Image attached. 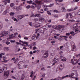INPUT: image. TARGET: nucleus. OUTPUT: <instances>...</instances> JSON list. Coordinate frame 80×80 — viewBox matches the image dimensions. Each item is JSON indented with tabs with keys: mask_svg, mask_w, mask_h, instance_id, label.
<instances>
[{
	"mask_svg": "<svg viewBox=\"0 0 80 80\" xmlns=\"http://www.w3.org/2000/svg\"><path fill=\"white\" fill-rule=\"evenodd\" d=\"M10 42L8 41H7L6 42V45H9V44H10Z\"/></svg>",
	"mask_w": 80,
	"mask_h": 80,
	"instance_id": "58836bf2",
	"label": "nucleus"
},
{
	"mask_svg": "<svg viewBox=\"0 0 80 80\" xmlns=\"http://www.w3.org/2000/svg\"><path fill=\"white\" fill-rule=\"evenodd\" d=\"M78 15H80V10H79L78 12Z\"/></svg>",
	"mask_w": 80,
	"mask_h": 80,
	"instance_id": "5fc2aeb1",
	"label": "nucleus"
},
{
	"mask_svg": "<svg viewBox=\"0 0 80 80\" xmlns=\"http://www.w3.org/2000/svg\"><path fill=\"white\" fill-rule=\"evenodd\" d=\"M54 5V3L51 4L49 5V7H52V6H53Z\"/></svg>",
	"mask_w": 80,
	"mask_h": 80,
	"instance_id": "a18cd8bd",
	"label": "nucleus"
},
{
	"mask_svg": "<svg viewBox=\"0 0 80 80\" xmlns=\"http://www.w3.org/2000/svg\"><path fill=\"white\" fill-rule=\"evenodd\" d=\"M9 14L11 16H14L15 15V13L13 12H10Z\"/></svg>",
	"mask_w": 80,
	"mask_h": 80,
	"instance_id": "393cba45",
	"label": "nucleus"
},
{
	"mask_svg": "<svg viewBox=\"0 0 80 80\" xmlns=\"http://www.w3.org/2000/svg\"><path fill=\"white\" fill-rule=\"evenodd\" d=\"M10 10L9 9H6L3 13V15H6L7 13H9Z\"/></svg>",
	"mask_w": 80,
	"mask_h": 80,
	"instance_id": "9d476101",
	"label": "nucleus"
},
{
	"mask_svg": "<svg viewBox=\"0 0 80 80\" xmlns=\"http://www.w3.org/2000/svg\"><path fill=\"white\" fill-rule=\"evenodd\" d=\"M35 30V31H36V32H35L36 33H38V32H39L40 30H39L38 29H37Z\"/></svg>",
	"mask_w": 80,
	"mask_h": 80,
	"instance_id": "2f4dec72",
	"label": "nucleus"
},
{
	"mask_svg": "<svg viewBox=\"0 0 80 80\" xmlns=\"http://www.w3.org/2000/svg\"><path fill=\"white\" fill-rule=\"evenodd\" d=\"M63 46H61L59 48H60V49H62V48H63Z\"/></svg>",
	"mask_w": 80,
	"mask_h": 80,
	"instance_id": "338daca9",
	"label": "nucleus"
},
{
	"mask_svg": "<svg viewBox=\"0 0 80 80\" xmlns=\"http://www.w3.org/2000/svg\"><path fill=\"white\" fill-rule=\"evenodd\" d=\"M60 58L62 60V62H66V58L63 56H61Z\"/></svg>",
	"mask_w": 80,
	"mask_h": 80,
	"instance_id": "9b49d317",
	"label": "nucleus"
},
{
	"mask_svg": "<svg viewBox=\"0 0 80 80\" xmlns=\"http://www.w3.org/2000/svg\"><path fill=\"white\" fill-rule=\"evenodd\" d=\"M71 74L69 75L68 77L70 78H76V77H78V73L76 70L74 71H72L71 72Z\"/></svg>",
	"mask_w": 80,
	"mask_h": 80,
	"instance_id": "f257e3e1",
	"label": "nucleus"
},
{
	"mask_svg": "<svg viewBox=\"0 0 80 80\" xmlns=\"http://www.w3.org/2000/svg\"><path fill=\"white\" fill-rule=\"evenodd\" d=\"M39 20L40 22H43L45 20V19L42 18H39Z\"/></svg>",
	"mask_w": 80,
	"mask_h": 80,
	"instance_id": "dca6fc26",
	"label": "nucleus"
},
{
	"mask_svg": "<svg viewBox=\"0 0 80 80\" xmlns=\"http://www.w3.org/2000/svg\"><path fill=\"white\" fill-rule=\"evenodd\" d=\"M27 2L28 3H29V4H30L31 3H32V2H33V1H28Z\"/></svg>",
	"mask_w": 80,
	"mask_h": 80,
	"instance_id": "cd10ccee",
	"label": "nucleus"
},
{
	"mask_svg": "<svg viewBox=\"0 0 80 80\" xmlns=\"http://www.w3.org/2000/svg\"><path fill=\"white\" fill-rule=\"evenodd\" d=\"M36 45V42H32L31 44V45L32 47H33V46H35Z\"/></svg>",
	"mask_w": 80,
	"mask_h": 80,
	"instance_id": "b1692460",
	"label": "nucleus"
},
{
	"mask_svg": "<svg viewBox=\"0 0 80 80\" xmlns=\"http://www.w3.org/2000/svg\"><path fill=\"white\" fill-rule=\"evenodd\" d=\"M13 35H10L9 36V37L7 39V40L8 41H9V40H10V39H11V38H13Z\"/></svg>",
	"mask_w": 80,
	"mask_h": 80,
	"instance_id": "6ab92c4d",
	"label": "nucleus"
},
{
	"mask_svg": "<svg viewBox=\"0 0 80 80\" xmlns=\"http://www.w3.org/2000/svg\"><path fill=\"white\" fill-rule=\"evenodd\" d=\"M8 48H9L8 47H5L4 48V50L6 51H8V50H9V49Z\"/></svg>",
	"mask_w": 80,
	"mask_h": 80,
	"instance_id": "412c9836",
	"label": "nucleus"
},
{
	"mask_svg": "<svg viewBox=\"0 0 80 80\" xmlns=\"http://www.w3.org/2000/svg\"><path fill=\"white\" fill-rule=\"evenodd\" d=\"M36 26L38 27H40V24L38 23H36Z\"/></svg>",
	"mask_w": 80,
	"mask_h": 80,
	"instance_id": "473e14b6",
	"label": "nucleus"
},
{
	"mask_svg": "<svg viewBox=\"0 0 80 80\" xmlns=\"http://www.w3.org/2000/svg\"><path fill=\"white\" fill-rule=\"evenodd\" d=\"M72 51H76V48L75 46H73V47H72Z\"/></svg>",
	"mask_w": 80,
	"mask_h": 80,
	"instance_id": "4be33fe9",
	"label": "nucleus"
},
{
	"mask_svg": "<svg viewBox=\"0 0 80 80\" xmlns=\"http://www.w3.org/2000/svg\"><path fill=\"white\" fill-rule=\"evenodd\" d=\"M38 13H43V12H40L38 11Z\"/></svg>",
	"mask_w": 80,
	"mask_h": 80,
	"instance_id": "e2e57ef3",
	"label": "nucleus"
},
{
	"mask_svg": "<svg viewBox=\"0 0 80 80\" xmlns=\"http://www.w3.org/2000/svg\"><path fill=\"white\" fill-rule=\"evenodd\" d=\"M31 8H32L33 9H35V7L33 6H31Z\"/></svg>",
	"mask_w": 80,
	"mask_h": 80,
	"instance_id": "79ce46f5",
	"label": "nucleus"
},
{
	"mask_svg": "<svg viewBox=\"0 0 80 80\" xmlns=\"http://www.w3.org/2000/svg\"><path fill=\"white\" fill-rule=\"evenodd\" d=\"M31 75H30V77H32L33 75V71H32L30 73Z\"/></svg>",
	"mask_w": 80,
	"mask_h": 80,
	"instance_id": "c756f323",
	"label": "nucleus"
},
{
	"mask_svg": "<svg viewBox=\"0 0 80 80\" xmlns=\"http://www.w3.org/2000/svg\"><path fill=\"white\" fill-rule=\"evenodd\" d=\"M68 21H69V22H73V20H69Z\"/></svg>",
	"mask_w": 80,
	"mask_h": 80,
	"instance_id": "69168bd1",
	"label": "nucleus"
},
{
	"mask_svg": "<svg viewBox=\"0 0 80 80\" xmlns=\"http://www.w3.org/2000/svg\"><path fill=\"white\" fill-rule=\"evenodd\" d=\"M12 20H14V21H16L17 22V19L16 18H15L14 17H12Z\"/></svg>",
	"mask_w": 80,
	"mask_h": 80,
	"instance_id": "a878e982",
	"label": "nucleus"
},
{
	"mask_svg": "<svg viewBox=\"0 0 80 80\" xmlns=\"http://www.w3.org/2000/svg\"><path fill=\"white\" fill-rule=\"evenodd\" d=\"M38 3L39 4V5H41L42 4V1H38Z\"/></svg>",
	"mask_w": 80,
	"mask_h": 80,
	"instance_id": "4c0bfd02",
	"label": "nucleus"
},
{
	"mask_svg": "<svg viewBox=\"0 0 80 80\" xmlns=\"http://www.w3.org/2000/svg\"><path fill=\"white\" fill-rule=\"evenodd\" d=\"M55 41H52L51 42L52 43H55Z\"/></svg>",
	"mask_w": 80,
	"mask_h": 80,
	"instance_id": "774afa93",
	"label": "nucleus"
},
{
	"mask_svg": "<svg viewBox=\"0 0 80 80\" xmlns=\"http://www.w3.org/2000/svg\"><path fill=\"white\" fill-rule=\"evenodd\" d=\"M63 37H64V38H68V36H64Z\"/></svg>",
	"mask_w": 80,
	"mask_h": 80,
	"instance_id": "4d7b16f0",
	"label": "nucleus"
},
{
	"mask_svg": "<svg viewBox=\"0 0 80 80\" xmlns=\"http://www.w3.org/2000/svg\"><path fill=\"white\" fill-rule=\"evenodd\" d=\"M49 55L48 53V52H46L43 54V56H42V58H47L48 57Z\"/></svg>",
	"mask_w": 80,
	"mask_h": 80,
	"instance_id": "20e7f679",
	"label": "nucleus"
},
{
	"mask_svg": "<svg viewBox=\"0 0 80 80\" xmlns=\"http://www.w3.org/2000/svg\"><path fill=\"white\" fill-rule=\"evenodd\" d=\"M14 8V9H15L16 10V11H18L19 10H20V8L18 7H17V6H15V7Z\"/></svg>",
	"mask_w": 80,
	"mask_h": 80,
	"instance_id": "4468645a",
	"label": "nucleus"
},
{
	"mask_svg": "<svg viewBox=\"0 0 80 80\" xmlns=\"http://www.w3.org/2000/svg\"><path fill=\"white\" fill-rule=\"evenodd\" d=\"M24 44H25V45H28V43L27 42H25L24 43Z\"/></svg>",
	"mask_w": 80,
	"mask_h": 80,
	"instance_id": "13d9d810",
	"label": "nucleus"
},
{
	"mask_svg": "<svg viewBox=\"0 0 80 80\" xmlns=\"http://www.w3.org/2000/svg\"><path fill=\"white\" fill-rule=\"evenodd\" d=\"M8 34V32H7L6 31H4L3 32H2V37H4L5 36H6V35H7Z\"/></svg>",
	"mask_w": 80,
	"mask_h": 80,
	"instance_id": "6e6552de",
	"label": "nucleus"
},
{
	"mask_svg": "<svg viewBox=\"0 0 80 80\" xmlns=\"http://www.w3.org/2000/svg\"><path fill=\"white\" fill-rule=\"evenodd\" d=\"M54 38H55V39H58V38L57 37V36H54Z\"/></svg>",
	"mask_w": 80,
	"mask_h": 80,
	"instance_id": "603ef678",
	"label": "nucleus"
},
{
	"mask_svg": "<svg viewBox=\"0 0 80 80\" xmlns=\"http://www.w3.org/2000/svg\"><path fill=\"white\" fill-rule=\"evenodd\" d=\"M2 2L3 3L4 5H6L7 4L8 2L7 0H3Z\"/></svg>",
	"mask_w": 80,
	"mask_h": 80,
	"instance_id": "2eb2a0df",
	"label": "nucleus"
},
{
	"mask_svg": "<svg viewBox=\"0 0 80 80\" xmlns=\"http://www.w3.org/2000/svg\"><path fill=\"white\" fill-rule=\"evenodd\" d=\"M56 58V56L55 57V58L54 59L52 60V62H54V63H53L52 64V66H53V65H55V64L56 63H58V62H59L58 60Z\"/></svg>",
	"mask_w": 80,
	"mask_h": 80,
	"instance_id": "39448f33",
	"label": "nucleus"
},
{
	"mask_svg": "<svg viewBox=\"0 0 80 80\" xmlns=\"http://www.w3.org/2000/svg\"><path fill=\"white\" fill-rule=\"evenodd\" d=\"M24 40H28V38L27 37H25L24 38Z\"/></svg>",
	"mask_w": 80,
	"mask_h": 80,
	"instance_id": "864d4df0",
	"label": "nucleus"
},
{
	"mask_svg": "<svg viewBox=\"0 0 80 80\" xmlns=\"http://www.w3.org/2000/svg\"><path fill=\"white\" fill-rule=\"evenodd\" d=\"M69 16V13H67L66 15V18H68V17Z\"/></svg>",
	"mask_w": 80,
	"mask_h": 80,
	"instance_id": "f704fd0d",
	"label": "nucleus"
},
{
	"mask_svg": "<svg viewBox=\"0 0 80 80\" xmlns=\"http://www.w3.org/2000/svg\"><path fill=\"white\" fill-rule=\"evenodd\" d=\"M47 13L49 15H51V13L50 12V11H47Z\"/></svg>",
	"mask_w": 80,
	"mask_h": 80,
	"instance_id": "e433bc0d",
	"label": "nucleus"
},
{
	"mask_svg": "<svg viewBox=\"0 0 80 80\" xmlns=\"http://www.w3.org/2000/svg\"><path fill=\"white\" fill-rule=\"evenodd\" d=\"M54 17L55 18H58V15H55L54 16Z\"/></svg>",
	"mask_w": 80,
	"mask_h": 80,
	"instance_id": "0e129e2a",
	"label": "nucleus"
},
{
	"mask_svg": "<svg viewBox=\"0 0 80 80\" xmlns=\"http://www.w3.org/2000/svg\"><path fill=\"white\" fill-rule=\"evenodd\" d=\"M19 60V59L18 58H17L14 62V63H18V61Z\"/></svg>",
	"mask_w": 80,
	"mask_h": 80,
	"instance_id": "5701e85b",
	"label": "nucleus"
},
{
	"mask_svg": "<svg viewBox=\"0 0 80 80\" xmlns=\"http://www.w3.org/2000/svg\"><path fill=\"white\" fill-rule=\"evenodd\" d=\"M74 33H75L73 31H71L70 32V34H71L72 36H74V35H75V34Z\"/></svg>",
	"mask_w": 80,
	"mask_h": 80,
	"instance_id": "aec40b11",
	"label": "nucleus"
},
{
	"mask_svg": "<svg viewBox=\"0 0 80 80\" xmlns=\"http://www.w3.org/2000/svg\"><path fill=\"white\" fill-rule=\"evenodd\" d=\"M48 10V8H45L44 9V11H47V10Z\"/></svg>",
	"mask_w": 80,
	"mask_h": 80,
	"instance_id": "de8ad7c7",
	"label": "nucleus"
},
{
	"mask_svg": "<svg viewBox=\"0 0 80 80\" xmlns=\"http://www.w3.org/2000/svg\"><path fill=\"white\" fill-rule=\"evenodd\" d=\"M63 38H62V36H60V37H59L58 38V40H60V41H61V40H62Z\"/></svg>",
	"mask_w": 80,
	"mask_h": 80,
	"instance_id": "bb28decb",
	"label": "nucleus"
},
{
	"mask_svg": "<svg viewBox=\"0 0 80 80\" xmlns=\"http://www.w3.org/2000/svg\"><path fill=\"white\" fill-rule=\"evenodd\" d=\"M3 72V70L2 69H0V73H2Z\"/></svg>",
	"mask_w": 80,
	"mask_h": 80,
	"instance_id": "8fccbe9b",
	"label": "nucleus"
},
{
	"mask_svg": "<svg viewBox=\"0 0 80 80\" xmlns=\"http://www.w3.org/2000/svg\"><path fill=\"white\" fill-rule=\"evenodd\" d=\"M4 75V78L6 79V78H7L8 77V75H9V72L8 71L5 72Z\"/></svg>",
	"mask_w": 80,
	"mask_h": 80,
	"instance_id": "0eeeda50",
	"label": "nucleus"
},
{
	"mask_svg": "<svg viewBox=\"0 0 80 80\" xmlns=\"http://www.w3.org/2000/svg\"><path fill=\"white\" fill-rule=\"evenodd\" d=\"M52 12H55L56 13H58V11L57 10H53Z\"/></svg>",
	"mask_w": 80,
	"mask_h": 80,
	"instance_id": "c9c22d12",
	"label": "nucleus"
},
{
	"mask_svg": "<svg viewBox=\"0 0 80 80\" xmlns=\"http://www.w3.org/2000/svg\"><path fill=\"white\" fill-rule=\"evenodd\" d=\"M63 65V64H62V65H60L59 67H58L56 71L57 73H60V72H61L62 70Z\"/></svg>",
	"mask_w": 80,
	"mask_h": 80,
	"instance_id": "7ed1b4c3",
	"label": "nucleus"
},
{
	"mask_svg": "<svg viewBox=\"0 0 80 80\" xmlns=\"http://www.w3.org/2000/svg\"><path fill=\"white\" fill-rule=\"evenodd\" d=\"M40 8H41V7L38 6L37 8V9H38V10H39Z\"/></svg>",
	"mask_w": 80,
	"mask_h": 80,
	"instance_id": "6e6d98bb",
	"label": "nucleus"
},
{
	"mask_svg": "<svg viewBox=\"0 0 80 80\" xmlns=\"http://www.w3.org/2000/svg\"><path fill=\"white\" fill-rule=\"evenodd\" d=\"M80 60L79 59H78L76 62L75 63V62L73 61V59H72L71 60V63H72L73 65H75L76 64L78 63V61Z\"/></svg>",
	"mask_w": 80,
	"mask_h": 80,
	"instance_id": "423d86ee",
	"label": "nucleus"
},
{
	"mask_svg": "<svg viewBox=\"0 0 80 80\" xmlns=\"http://www.w3.org/2000/svg\"><path fill=\"white\" fill-rule=\"evenodd\" d=\"M62 8V10H63V12H65L64 10L65 9V7H63Z\"/></svg>",
	"mask_w": 80,
	"mask_h": 80,
	"instance_id": "bf43d9fd",
	"label": "nucleus"
},
{
	"mask_svg": "<svg viewBox=\"0 0 80 80\" xmlns=\"http://www.w3.org/2000/svg\"><path fill=\"white\" fill-rule=\"evenodd\" d=\"M36 16L38 17H40V14H36Z\"/></svg>",
	"mask_w": 80,
	"mask_h": 80,
	"instance_id": "72a5a7b5",
	"label": "nucleus"
},
{
	"mask_svg": "<svg viewBox=\"0 0 80 80\" xmlns=\"http://www.w3.org/2000/svg\"><path fill=\"white\" fill-rule=\"evenodd\" d=\"M33 20H34V21H35L36 22H37V21H38V18H35Z\"/></svg>",
	"mask_w": 80,
	"mask_h": 80,
	"instance_id": "37998d69",
	"label": "nucleus"
},
{
	"mask_svg": "<svg viewBox=\"0 0 80 80\" xmlns=\"http://www.w3.org/2000/svg\"><path fill=\"white\" fill-rule=\"evenodd\" d=\"M23 17H24V15H18L17 17V18L18 20H20L21 19L23 18Z\"/></svg>",
	"mask_w": 80,
	"mask_h": 80,
	"instance_id": "1a4fd4ad",
	"label": "nucleus"
},
{
	"mask_svg": "<svg viewBox=\"0 0 80 80\" xmlns=\"http://www.w3.org/2000/svg\"><path fill=\"white\" fill-rule=\"evenodd\" d=\"M68 77V75H67L65 76H63V77L61 79H62V80H63V79H64V78H66V77Z\"/></svg>",
	"mask_w": 80,
	"mask_h": 80,
	"instance_id": "c85d7f7f",
	"label": "nucleus"
},
{
	"mask_svg": "<svg viewBox=\"0 0 80 80\" xmlns=\"http://www.w3.org/2000/svg\"><path fill=\"white\" fill-rule=\"evenodd\" d=\"M48 21L49 23H50L51 22H52V20L51 19H50L49 20H48Z\"/></svg>",
	"mask_w": 80,
	"mask_h": 80,
	"instance_id": "052dcab7",
	"label": "nucleus"
},
{
	"mask_svg": "<svg viewBox=\"0 0 80 80\" xmlns=\"http://www.w3.org/2000/svg\"><path fill=\"white\" fill-rule=\"evenodd\" d=\"M57 1L58 2H62L63 1V0H58Z\"/></svg>",
	"mask_w": 80,
	"mask_h": 80,
	"instance_id": "680f3d73",
	"label": "nucleus"
},
{
	"mask_svg": "<svg viewBox=\"0 0 80 80\" xmlns=\"http://www.w3.org/2000/svg\"><path fill=\"white\" fill-rule=\"evenodd\" d=\"M72 27L73 28H76L77 27V24H74L73 25Z\"/></svg>",
	"mask_w": 80,
	"mask_h": 80,
	"instance_id": "a211bd4d",
	"label": "nucleus"
},
{
	"mask_svg": "<svg viewBox=\"0 0 80 80\" xmlns=\"http://www.w3.org/2000/svg\"><path fill=\"white\" fill-rule=\"evenodd\" d=\"M2 25H3L2 23L1 22H0V29L2 28Z\"/></svg>",
	"mask_w": 80,
	"mask_h": 80,
	"instance_id": "7c9ffc66",
	"label": "nucleus"
},
{
	"mask_svg": "<svg viewBox=\"0 0 80 80\" xmlns=\"http://www.w3.org/2000/svg\"><path fill=\"white\" fill-rule=\"evenodd\" d=\"M66 35H67V36H69V35H70V32H69V33H66Z\"/></svg>",
	"mask_w": 80,
	"mask_h": 80,
	"instance_id": "3c124183",
	"label": "nucleus"
},
{
	"mask_svg": "<svg viewBox=\"0 0 80 80\" xmlns=\"http://www.w3.org/2000/svg\"><path fill=\"white\" fill-rule=\"evenodd\" d=\"M10 42L11 43H15V40H10Z\"/></svg>",
	"mask_w": 80,
	"mask_h": 80,
	"instance_id": "49530a36",
	"label": "nucleus"
},
{
	"mask_svg": "<svg viewBox=\"0 0 80 80\" xmlns=\"http://www.w3.org/2000/svg\"><path fill=\"white\" fill-rule=\"evenodd\" d=\"M55 29H56V30H58L59 33H62L63 32V30H65V26H58L55 28Z\"/></svg>",
	"mask_w": 80,
	"mask_h": 80,
	"instance_id": "f03ea898",
	"label": "nucleus"
},
{
	"mask_svg": "<svg viewBox=\"0 0 80 80\" xmlns=\"http://www.w3.org/2000/svg\"><path fill=\"white\" fill-rule=\"evenodd\" d=\"M31 6L30 5H28V6H26V8H28V9H29L30 8H31Z\"/></svg>",
	"mask_w": 80,
	"mask_h": 80,
	"instance_id": "ea45409f",
	"label": "nucleus"
},
{
	"mask_svg": "<svg viewBox=\"0 0 80 80\" xmlns=\"http://www.w3.org/2000/svg\"><path fill=\"white\" fill-rule=\"evenodd\" d=\"M75 32H78V29H75Z\"/></svg>",
	"mask_w": 80,
	"mask_h": 80,
	"instance_id": "c03bdc74",
	"label": "nucleus"
},
{
	"mask_svg": "<svg viewBox=\"0 0 80 80\" xmlns=\"http://www.w3.org/2000/svg\"><path fill=\"white\" fill-rule=\"evenodd\" d=\"M69 15L70 16V18L72 19V17H74L75 16V13H73L72 14L71 13H69Z\"/></svg>",
	"mask_w": 80,
	"mask_h": 80,
	"instance_id": "f8f14e48",
	"label": "nucleus"
},
{
	"mask_svg": "<svg viewBox=\"0 0 80 80\" xmlns=\"http://www.w3.org/2000/svg\"><path fill=\"white\" fill-rule=\"evenodd\" d=\"M7 66L6 64H5L4 65V67L3 68V70L4 72H5L6 70H7Z\"/></svg>",
	"mask_w": 80,
	"mask_h": 80,
	"instance_id": "ddd939ff",
	"label": "nucleus"
},
{
	"mask_svg": "<svg viewBox=\"0 0 80 80\" xmlns=\"http://www.w3.org/2000/svg\"><path fill=\"white\" fill-rule=\"evenodd\" d=\"M14 6V3H11L10 4V7H13Z\"/></svg>",
	"mask_w": 80,
	"mask_h": 80,
	"instance_id": "a19ab883",
	"label": "nucleus"
},
{
	"mask_svg": "<svg viewBox=\"0 0 80 80\" xmlns=\"http://www.w3.org/2000/svg\"><path fill=\"white\" fill-rule=\"evenodd\" d=\"M35 37H36V35H33L32 37L31 38V40H35Z\"/></svg>",
	"mask_w": 80,
	"mask_h": 80,
	"instance_id": "f3484780",
	"label": "nucleus"
},
{
	"mask_svg": "<svg viewBox=\"0 0 80 80\" xmlns=\"http://www.w3.org/2000/svg\"><path fill=\"white\" fill-rule=\"evenodd\" d=\"M32 5H35V7H37V5L36 4H35V2H32Z\"/></svg>",
	"mask_w": 80,
	"mask_h": 80,
	"instance_id": "09e8293b",
	"label": "nucleus"
}]
</instances>
